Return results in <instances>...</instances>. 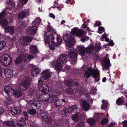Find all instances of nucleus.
Instances as JSON below:
<instances>
[{
  "mask_svg": "<svg viewBox=\"0 0 127 127\" xmlns=\"http://www.w3.org/2000/svg\"><path fill=\"white\" fill-rule=\"evenodd\" d=\"M101 47L98 43H95V50L97 52H98L101 49Z\"/></svg>",
  "mask_w": 127,
  "mask_h": 127,
  "instance_id": "nucleus-36",
  "label": "nucleus"
},
{
  "mask_svg": "<svg viewBox=\"0 0 127 127\" xmlns=\"http://www.w3.org/2000/svg\"><path fill=\"white\" fill-rule=\"evenodd\" d=\"M6 13L5 12L3 11L0 13V19L1 20L4 19V17L5 16Z\"/></svg>",
  "mask_w": 127,
  "mask_h": 127,
  "instance_id": "nucleus-50",
  "label": "nucleus"
},
{
  "mask_svg": "<svg viewBox=\"0 0 127 127\" xmlns=\"http://www.w3.org/2000/svg\"><path fill=\"white\" fill-rule=\"evenodd\" d=\"M9 3H10L11 5L12 6V8H14L15 6V4L14 2L10 1Z\"/></svg>",
  "mask_w": 127,
  "mask_h": 127,
  "instance_id": "nucleus-61",
  "label": "nucleus"
},
{
  "mask_svg": "<svg viewBox=\"0 0 127 127\" xmlns=\"http://www.w3.org/2000/svg\"><path fill=\"white\" fill-rule=\"evenodd\" d=\"M77 105H72L69 108V109L70 111V112H71L73 111L74 110L77 109Z\"/></svg>",
  "mask_w": 127,
  "mask_h": 127,
  "instance_id": "nucleus-47",
  "label": "nucleus"
},
{
  "mask_svg": "<svg viewBox=\"0 0 127 127\" xmlns=\"http://www.w3.org/2000/svg\"><path fill=\"white\" fill-rule=\"evenodd\" d=\"M78 93H81V94H82L84 92V89L83 88H80L78 90Z\"/></svg>",
  "mask_w": 127,
  "mask_h": 127,
  "instance_id": "nucleus-55",
  "label": "nucleus"
},
{
  "mask_svg": "<svg viewBox=\"0 0 127 127\" xmlns=\"http://www.w3.org/2000/svg\"><path fill=\"white\" fill-rule=\"evenodd\" d=\"M13 102V100L11 98H8L6 99V101L5 102V104L8 105L11 104Z\"/></svg>",
  "mask_w": 127,
  "mask_h": 127,
  "instance_id": "nucleus-43",
  "label": "nucleus"
},
{
  "mask_svg": "<svg viewBox=\"0 0 127 127\" xmlns=\"http://www.w3.org/2000/svg\"><path fill=\"white\" fill-rule=\"evenodd\" d=\"M71 113L70 112L68 109H65L62 111V117H65L67 116L68 113L70 114Z\"/></svg>",
  "mask_w": 127,
  "mask_h": 127,
  "instance_id": "nucleus-34",
  "label": "nucleus"
},
{
  "mask_svg": "<svg viewBox=\"0 0 127 127\" xmlns=\"http://www.w3.org/2000/svg\"><path fill=\"white\" fill-rule=\"evenodd\" d=\"M87 122L91 126H94L95 123V120L93 118L89 119L87 121Z\"/></svg>",
  "mask_w": 127,
  "mask_h": 127,
  "instance_id": "nucleus-33",
  "label": "nucleus"
},
{
  "mask_svg": "<svg viewBox=\"0 0 127 127\" xmlns=\"http://www.w3.org/2000/svg\"><path fill=\"white\" fill-rule=\"evenodd\" d=\"M67 56L66 54H62L60 55L57 58L58 60L62 64H65L67 62Z\"/></svg>",
  "mask_w": 127,
  "mask_h": 127,
  "instance_id": "nucleus-9",
  "label": "nucleus"
},
{
  "mask_svg": "<svg viewBox=\"0 0 127 127\" xmlns=\"http://www.w3.org/2000/svg\"><path fill=\"white\" fill-rule=\"evenodd\" d=\"M44 36V40L46 44L49 45L50 44V42L51 43H53L54 37L51 33H49L47 32H45L43 34Z\"/></svg>",
  "mask_w": 127,
  "mask_h": 127,
  "instance_id": "nucleus-5",
  "label": "nucleus"
},
{
  "mask_svg": "<svg viewBox=\"0 0 127 127\" xmlns=\"http://www.w3.org/2000/svg\"><path fill=\"white\" fill-rule=\"evenodd\" d=\"M36 103V101L33 100H30L28 102L29 105L32 106H33L35 105V103Z\"/></svg>",
  "mask_w": 127,
  "mask_h": 127,
  "instance_id": "nucleus-53",
  "label": "nucleus"
},
{
  "mask_svg": "<svg viewBox=\"0 0 127 127\" xmlns=\"http://www.w3.org/2000/svg\"><path fill=\"white\" fill-rule=\"evenodd\" d=\"M26 13L24 11H23L18 13V16L19 19H22L26 17Z\"/></svg>",
  "mask_w": 127,
  "mask_h": 127,
  "instance_id": "nucleus-26",
  "label": "nucleus"
},
{
  "mask_svg": "<svg viewBox=\"0 0 127 127\" xmlns=\"http://www.w3.org/2000/svg\"><path fill=\"white\" fill-rule=\"evenodd\" d=\"M13 94L15 97H20L22 95V92L19 90H16L14 92Z\"/></svg>",
  "mask_w": 127,
  "mask_h": 127,
  "instance_id": "nucleus-31",
  "label": "nucleus"
},
{
  "mask_svg": "<svg viewBox=\"0 0 127 127\" xmlns=\"http://www.w3.org/2000/svg\"><path fill=\"white\" fill-rule=\"evenodd\" d=\"M57 42L56 43L58 46L60 45L62 43V38L60 36H57Z\"/></svg>",
  "mask_w": 127,
  "mask_h": 127,
  "instance_id": "nucleus-44",
  "label": "nucleus"
},
{
  "mask_svg": "<svg viewBox=\"0 0 127 127\" xmlns=\"http://www.w3.org/2000/svg\"><path fill=\"white\" fill-rule=\"evenodd\" d=\"M35 20L36 21L38 25H39V23L41 22V19L39 18H36L35 19Z\"/></svg>",
  "mask_w": 127,
  "mask_h": 127,
  "instance_id": "nucleus-58",
  "label": "nucleus"
},
{
  "mask_svg": "<svg viewBox=\"0 0 127 127\" xmlns=\"http://www.w3.org/2000/svg\"><path fill=\"white\" fill-rule=\"evenodd\" d=\"M96 90L95 89L92 90L90 91V93L91 94H95L96 93Z\"/></svg>",
  "mask_w": 127,
  "mask_h": 127,
  "instance_id": "nucleus-60",
  "label": "nucleus"
},
{
  "mask_svg": "<svg viewBox=\"0 0 127 127\" xmlns=\"http://www.w3.org/2000/svg\"><path fill=\"white\" fill-rule=\"evenodd\" d=\"M4 89L9 96H10L13 94L14 91L10 86L7 85L4 86Z\"/></svg>",
  "mask_w": 127,
  "mask_h": 127,
  "instance_id": "nucleus-10",
  "label": "nucleus"
},
{
  "mask_svg": "<svg viewBox=\"0 0 127 127\" xmlns=\"http://www.w3.org/2000/svg\"><path fill=\"white\" fill-rule=\"evenodd\" d=\"M41 103L39 102H37L36 101V103H35V105L34 106L37 109H38L41 107Z\"/></svg>",
  "mask_w": 127,
  "mask_h": 127,
  "instance_id": "nucleus-52",
  "label": "nucleus"
},
{
  "mask_svg": "<svg viewBox=\"0 0 127 127\" xmlns=\"http://www.w3.org/2000/svg\"><path fill=\"white\" fill-rule=\"evenodd\" d=\"M78 48L80 55L81 56L84 55L86 52V50H85L84 46L83 45L80 46L78 47Z\"/></svg>",
  "mask_w": 127,
  "mask_h": 127,
  "instance_id": "nucleus-21",
  "label": "nucleus"
},
{
  "mask_svg": "<svg viewBox=\"0 0 127 127\" xmlns=\"http://www.w3.org/2000/svg\"><path fill=\"white\" fill-rule=\"evenodd\" d=\"M102 64L103 65L102 67L103 70L108 69L109 67L111 65L109 58H105L103 60Z\"/></svg>",
  "mask_w": 127,
  "mask_h": 127,
  "instance_id": "nucleus-8",
  "label": "nucleus"
},
{
  "mask_svg": "<svg viewBox=\"0 0 127 127\" xmlns=\"http://www.w3.org/2000/svg\"><path fill=\"white\" fill-rule=\"evenodd\" d=\"M21 111V108L19 107H13L11 109V114L13 115L20 113Z\"/></svg>",
  "mask_w": 127,
  "mask_h": 127,
  "instance_id": "nucleus-12",
  "label": "nucleus"
},
{
  "mask_svg": "<svg viewBox=\"0 0 127 127\" xmlns=\"http://www.w3.org/2000/svg\"><path fill=\"white\" fill-rule=\"evenodd\" d=\"M85 126V124L83 121H80L77 123L76 127H84Z\"/></svg>",
  "mask_w": 127,
  "mask_h": 127,
  "instance_id": "nucleus-37",
  "label": "nucleus"
},
{
  "mask_svg": "<svg viewBox=\"0 0 127 127\" xmlns=\"http://www.w3.org/2000/svg\"><path fill=\"white\" fill-rule=\"evenodd\" d=\"M80 115V114L79 112H77L72 115V119L75 122H77L79 120Z\"/></svg>",
  "mask_w": 127,
  "mask_h": 127,
  "instance_id": "nucleus-15",
  "label": "nucleus"
},
{
  "mask_svg": "<svg viewBox=\"0 0 127 127\" xmlns=\"http://www.w3.org/2000/svg\"><path fill=\"white\" fill-rule=\"evenodd\" d=\"M86 52L87 53H90L94 50V47L93 45H91L88 47L86 48L85 49Z\"/></svg>",
  "mask_w": 127,
  "mask_h": 127,
  "instance_id": "nucleus-28",
  "label": "nucleus"
},
{
  "mask_svg": "<svg viewBox=\"0 0 127 127\" xmlns=\"http://www.w3.org/2000/svg\"><path fill=\"white\" fill-rule=\"evenodd\" d=\"M4 73L5 76L7 78H11L13 75V73L12 71L9 69H5L4 70Z\"/></svg>",
  "mask_w": 127,
  "mask_h": 127,
  "instance_id": "nucleus-13",
  "label": "nucleus"
},
{
  "mask_svg": "<svg viewBox=\"0 0 127 127\" xmlns=\"http://www.w3.org/2000/svg\"><path fill=\"white\" fill-rule=\"evenodd\" d=\"M30 52L32 54H35L37 52V46L34 45H31L30 47Z\"/></svg>",
  "mask_w": 127,
  "mask_h": 127,
  "instance_id": "nucleus-19",
  "label": "nucleus"
},
{
  "mask_svg": "<svg viewBox=\"0 0 127 127\" xmlns=\"http://www.w3.org/2000/svg\"><path fill=\"white\" fill-rule=\"evenodd\" d=\"M52 122L54 123V127H58L60 126L62 120L61 119H59L57 121H56L54 119Z\"/></svg>",
  "mask_w": 127,
  "mask_h": 127,
  "instance_id": "nucleus-30",
  "label": "nucleus"
},
{
  "mask_svg": "<svg viewBox=\"0 0 127 127\" xmlns=\"http://www.w3.org/2000/svg\"><path fill=\"white\" fill-rule=\"evenodd\" d=\"M12 62L11 58L7 54L3 55L0 57V62L5 66L9 65Z\"/></svg>",
  "mask_w": 127,
  "mask_h": 127,
  "instance_id": "nucleus-4",
  "label": "nucleus"
},
{
  "mask_svg": "<svg viewBox=\"0 0 127 127\" xmlns=\"http://www.w3.org/2000/svg\"><path fill=\"white\" fill-rule=\"evenodd\" d=\"M52 66L54 68L58 73L62 69V64L57 59L56 60H54L52 62Z\"/></svg>",
  "mask_w": 127,
  "mask_h": 127,
  "instance_id": "nucleus-7",
  "label": "nucleus"
},
{
  "mask_svg": "<svg viewBox=\"0 0 127 127\" xmlns=\"http://www.w3.org/2000/svg\"><path fill=\"white\" fill-rule=\"evenodd\" d=\"M49 102L51 103L52 101H56L57 99V96L56 95H52L50 96H49Z\"/></svg>",
  "mask_w": 127,
  "mask_h": 127,
  "instance_id": "nucleus-41",
  "label": "nucleus"
},
{
  "mask_svg": "<svg viewBox=\"0 0 127 127\" xmlns=\"http://www.w3.org/2000/svg\"><path fill=\"white\" fill-rule=\"evenodd\" d=\"M52 44L50 46V49L53 50L55 49L56 46H58L56 43H55V42H53V43H51Z\"/></svg>",
  "mask_w": 127,
  "mask_h": 127,
  "instance_id": "nucleus-46",
  "label": "nucleus"
},
{
  "mask_svg": "<svg viewBox=\"0 0 127 127\" xmlns=\"http://www.w3.org/2000/svg\"><path fill=\"white\" fill-rule=\"evenodd\" d=\"M73 80L70 79L69 80H65L64 81V83L66 86H69L71 87L73 86Z\"/></svg>",
  "mask_w": 127,
  "mask_h": 127,
  "instance_id": "nucleus-24",
  "label": "nucleus"
},
{
  "mask_svg": "<svg viewBox=\"0 0 127 127\" xmlns=\"http://www.w3.org/2000/svg\"><path fill=\"white\" fill-rule=\"evenodd\" d=\"M6 45L5 42L4 41H0V50L3 49Z\"/></svg>",
  "mask_w": 127,
  "mask_h": 127,
  "instance_id": "nucleus-40",
  "label": "nucleus"
},
{
  "mask_svg": "<svg viewBox=\"0 0 127 127\" xmlns=\"http://www.w3.org/2000/svg\"><path fill=\"white\" fill-rule=\"evenodd\" d=\"M27 59L29 60H31L33 59V57L31 55H28L27 56Z\"/></svg>",
  "mask_w": 127,
  "mask_h": 127,
  "instance_id": "nucleus-62",
  "label": "nucleus"
},
{
  "mask_svg": "<svg viewBox=\"0 0 127 127\" xmlns=\"http://www.w3.org/2000/svg\"><path fill=\"white\" fill-rule=\"evenodd\" d=\"M28 113L30 115H35L36 113V112L34 109L31 108L29 110Z\"/></svg>",
  "mask_w": 127,
  "mask_h": 127,
  "instance_id": "nucleus-45",
  "label": "nucleus"
},
{
  "mask_svg": "<svg viewBox=\"0 0 127 127\" xmlns=\"http://www.w3.org/2000/svg\"><path fill=\"white\" fill-rule=\"evenodd\" d=\"M42 75L44 79L46 80L48 79L50 76V73L47 70H45L42 72Z\"/></svg>",
  "mask_w": 127,
  "mask_h": 127,
  "instance_id": "nucleus-18",
  "label": "nucleus"
},
{
  "mask_svg": "<svg viewBox=\"0 0 127 127\" xmlns=\"http://www.w3.org/2000/svg\"><path fill=\"white\" fill-rule=\"evenodd\" d=\"M38 117L42 119V120L45 121L46 123L50 124L55 119L54 115L52 113H50L48 116L46 114L45 111H41L37 112Z\"/></svg>",
  "mask_w": 127,
  "mask_h": 127,
  "instance_id": "nucleus-2",
  "label": "nucleus"
},
{
  "mask_svg": "<svg viewBox=\"0 0 127 127\" xmlns=\"http://www.w3.org/2000/svg\"><path fill=\"white\" fill-rule=\"evenodd\" d=\"M54 104L56 106H61L62 104V101L61 100V99H57L54 102Z\"/></svg>",
  "mask_w": 127,
  "mask_h": 127,
  "instance_id": "nucleus-39",
  "label": "nucleus"
},
{
  "mask_svg": "<svg viewBox=\"0 0 127 127\" xmlns=\"http://www.w3.org/2000/svg\"><path fill=\"white\" fill-rule=\"evenodd\" d=\"M43 82V78L41 76L38 79V85H40L42 84Z\"/></svg>",
  "mask_w": 127,
  "mask_h": 127,
  "instance_id": "nucleus-49",
  "label": "nucleus"
},
{
  "mask_svg": "<svg viewBox=\"0 0 127 127\" xmlns=\"http://www.w3.org/2000/svg\"><path fill=\"white\" fill-rule=\"evenodd\" d=\"M73 31L74 33L78 36L83 35L84 34V31L81 30L76 29L74 30Z\"/></svg>",
  "mask_w": 127,
  "mask_h": 127,
  "instance_id": "nucleus-22",
  "label": "nucleus"
},
{
  "mask_svg": "<svg viewBox=\"0 0 127 127\" xmlns=\"http://www.w3.org/2000/svg\"><path fill=\"white\" fill-rule=\"evenodd\" d=\"M31 84V81L28 79L23 80L21 83L20 89L24 91H26L30 87Z\"/></svg>",
  "mask_w": 127,
  "mask_h": 127,
  "instance_id": "nucleus-6",
  "label": "nucleus"
},
{
  "mask_svg": "<svg viewBox=\"0 0 127 127\" xmlns=\"http://www.w3.org/2000/svg\"><path fill=\"white\" fill-rule=\"evenodd\" d=\"M39 70L38 68L35 67L32 68L31 74L32 76H36L39 74Z\"/></svg>",
  "mask_w": 127,
  "mask_h": 127,
  "instance_id": "nucleus-20",
  "label": "nucleus"
},
{
  "mask_svg": "<svg viewBox=\"0 0 127 127\" xmlns=\"http://www.w3.org/2000/svg\"><path fill=\"white\" fill-rule=\"evenodd\" d=\"M84 75L87 78L89 77L91 75L95 78V81L96 82L99 80V74L97 71L95 69L92 68L88 69L85 74Z\"/></svg>",
  "mask_w": 127,
  "mask_h": 127,
  "instance_id": "nucleus-3",
  "label": "nucleus"
},
{
  "mask_svg": "<svg viewBox=\"0 0 127 127\" xmlns=\"http://www.w3.org/2000/svg\"><path fill=\"white\" fill-rule=\"evenodd\" d=\"M28 33L29 35H33L36 32L37 30V27L36 26H31L28 28Z\"/></svg>",
  "mask_w": 127,
  "mask_h": 127,
  "instance_id": "nucleus-11",
  "label": "nucleus"
},
{
  "mask_svg": "<svg viewBox=\"0 0 127 127\" xmlns=\"http://www.w3.org/2000/svg\"><path fill=\"white\" fill-rule=\"evenodd\" d=\"M32 26H36V27L37 26L39 25L35 20L32 22Z\"/></svg>",
  "mask_w": 127,
  "mask_h": 127,
  "instance_id": "nucleus-57",
  "label": "nucleus"
},
{
  "mask_svg": "<svg viewBox=\"0 0 127 127\" xmlns=\"http://www.w3.org/2000/svg\"><path fill=\"white\" fill-rule=\"evenodd\" d=\"M25 57L24 54H22V55H20L17 57L15 61V63L18 64L19 63H21L23 60V59Z\"/></svg>",
  "mask_w": 127,
  "mask_h": 127,
  "instance_id": "nucleus-25",
  "label": "nucleus"
},
{
  "mask_svg": "<svg viewBox=\"0 0 127 127\" xmlns=\"http://www.w3.org/2000/svg\"><path fill=\"white\" fill-rule=\"evenodd\" d=\"M26 124V122L23 119H22L17 122V125L20 127L24 126Z\"/></svg>",
  "mask_w": 127,
  "mask_h": 127,
  "instance_id": "nucleus-32",
  "label": "nucleus"
},
{
  "mask_svg": "<svg viewBox=\"0 0 127 127\" xmlns=\"http://www.w3.org/2000/svg\"><path fill=\"white\" fill-rule=\"evenodd\" d=\"M63 39L65 42L67 49L69 50L68 52L69 61L74 65L77 60L78 51L71 47L74 44V41L73 36L70 34H64Z\"/></svg>",
  "mask_w": 127,
  "mask_h": 127,
  "instance_id": "nucleus-1",
  "label": "nucleus"
},
{
  "mask_svg": "<svg viewBox=\"0 0 127 127\" xmlns=\"http://www.w3.org/2000/svg\"><path fill=\"white\" fill-rule=\"evenodd\" d=\"M123 123V127H127V121H125Z\"/></svg>",
  "mask_w": 127,
  "mask_h": 127,
  "instance_id": "nucleus-64",
  "label": "nucleus"
},
{
  "mask_svg": "<svg viewBox=\"0 0 127 127\" xmlns=\"http://www.w3.org/2000/svg\"><path fill=\"white\" fill-rule=\"evenodd\" d=\"M108 121V119L107 118H105L103 119L101 121V123L102 125H104Z\"/></svg>",
  "mask_w": 127,
  "mask_h": 127,
  "instance_id": "nucleus-54",
  "label": "nucleus"
},
{
  "mask_svg": "<svg viewBox=\"0 0 127 127\" xmlns=\"http://www.w3.org/2000/svg\"><path fill=\"white\" fill-rule=\"evenodd\" d=\"M107 106L104 104H102L101 107V109H105L107 108Z\"/></svg>",
  "mask_w": 127,
  "mask_h": 127,
  "instance_id": "nucleus-63",
  "label": "nucleus"
},
{
  "mask_svg": "<svg viewBox=\"0 0 127 127\" xmlns=\"http://www.w3.org/2000/svg\"><path fill=\"white\" fill-rule=\"evenodd\" d=\"M82 105V109L84 111H86L89 109L90 105L86 101L84 100L82 101L81 102Z\"/></svg>",
  "mask_w": 127,
  "mask_h": 127,
  "instance_id": "nucleus-14",
  "label": "nucleus"
},
{
  "mask_svg": "<svg viewBox=\"0 0 127 127\" xmlns=\"http://www.w3.org/2000/svg\"><path fill=\"white\" fill-rule=\"evenodd\" d=\"M39 89L42 93L48 92L49 90V88L48 86L45 84H43L39 88Z\"/></svg>",
  "mask_w": 127,
  "mask_h": 127,
  "instance_id": "nucleus-16",
  "label": "nucleus"
},
{
  "mask_svg": "<svg viewBox=\"0 0 127 127\" xmlns=\"http://www.w3.org/2000/svg\"><path fill=\"white\" fill-rule=\"evenodd\" d=\"M20 2L23 4H26L28 1V0H19Z\"/></svg>",
  "mask_w": 127,
  "mask_h": 127,
  "instance_id": "nucleus-56",
  "label": "nucleus"
},
{
  "mask_svg": "<svg viewBox=\"0 0 127 127\" xmlns=\"http://www.w3.org/2000/svg\"><path fill=\"white\" fill-rule=\"evenodd\" d=\"M98 32L99 33H102L104 30V28L102 27H100L98 28Z\"/></svg>",
  "mask_w": 127,
  "mask_h": 127,
  "instance_id": "nucleus-51",
  "label": "nucleus"
},
{
  "mask_svg": "<svg viewBox=\"0 0 127 127\" xmlns=\"http://www.w3.org/2000/svg\"><path fill=\"white\" fill-rule=\"evenodd\" d=\"M67 92L70 94H72L73 92V90L72 89H69V90H67Z\"/></svg>",
  "mask_w": 127,
  "mask_h": 127,
  "instance_id": "nucleus-59",
  "label": "nucleus"
},
{
  "mask_svg": "<svg viewBox=\"0 0 127 127\" xmlns=\"http://www.w3.org/2000/svg\"><path fill=\"white\" fill-rule=\"evenodd\" d=\"M32 39V37L28 36L23 38L22 39V40L24 44H26V43L27 42H31Z\"/></svg>",
  "mask_w": 127,
  "mask_h": 127,
  "instance_id": "nucleus-27",
  "label": "nucleus"
},
{
  "mask_svg": "<svg viewBox=\"0 0 127 127\" xmlns=\"http://www.w3.org/2000/svg\"><path fill=\"white\" fill-rule=\"evenodd\" d=\"M40 98H42V100H40L41 101H49V95L48 94L46 95L44 94L40 97Z\"/></svg>",
  "mask_w": 127,
  "mask_h": 127,
  "instance_id": "nucleus-23",
  "label": "nucleus"
},
{
  "mask_svg": "<svg viewBox=\"0 0 127 127\" xmlns=\"http://www.w3.org/2000/svg\"><path fill=\"white\" fill-rule=\"evenodd\" d=\"M6 32H9L11 34H13L14 33V29L13 27L10 26H6L4 28Z\"/></svg>",
  "mask_w": 127,
  "mask_h": 127,
  "instance_id": "nucleus-17",
  "label": "nucleus"
},
{
  "mask_svg": "<svg viewBox=\"0 0 127 127\" xmlns=\"http://www.w3.org/2000/svg\"><path fill=\"white\" fill-rule=\"evenodd\" d=\"M1 21L0 22V24L1 26L3 27L6 26L8 24V21L5 19H4L3 20H1Z\"/></svg>",
  "mask_w": 127,
  "mask_h": 127,
  "instance_id": "nucleus-35",
  "label": "nucleus"
},
{
  "mask_svg": "<svg viewBox=\"0 0 127 127\" xmlns=\"http://www.w3.org/2000/svg\"><path fill=\"white\" fill-rule=\"evenodd\" d=\"M5 125L8 126L14 127L15 126V124L12 121H7L5 123Z\"/></svg>",
  "mask_w": 127,
  "mask_h": 127,
  "instance_id": "nucleus-42",
  "label": "nucleus"
},
{
  "mask_svg": "<svg viewBox=\"0 0 127 127\" xmlns=\"http://www.w3.org/2000/svg\"><path fill=\"white\" fill-rule=\"evenodd\" d=\"M101 114L100 113H95L94 114V117L96 120H98V119H100L101 118Z\"/></svg>",
  "mask_w": 127,
  "mask_h": 127,
  "instance_id": "nucleus-48",
  "label": "nucleus"
},
{
  "mask_svg": "<svg viewBox=\"0 0 127 127\" xmlns=\"http://www.w3.org/2000/svg\"><path fill=\"white\" fill-rule=\"evenodd\" d=\"M116 103L119 105H123L124 103V100L122 99L119 98L116 100Z\"/></svg>",
  "mask_w": 127,
  "mask_h": 127,
  "instance_id": "nucleus-38",
  "label": "nucleus"
},
{
  "mask_svg": "<svg viewBox=\"0 0 127 127\" xmlns=\"http://www.w3.org/2000/svg\"><path fill=\"white\" fill-rule=\"evenodd\" d=\"M27 26V24L25 22L21 21L19 23L18 27L20 30H22Z\"/></svg>",
  "mask_w": 127,
  "mask_h": 127,
  "instance_id": "nucleus-29",
  "label": "nucleus"
}]
</instances>
